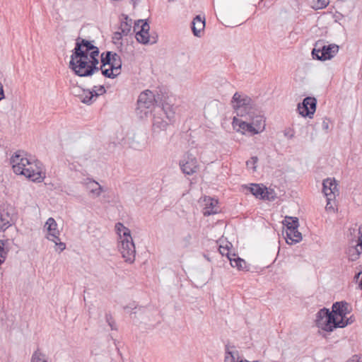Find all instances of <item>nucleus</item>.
<instances>
[{
    "mask_svg": "<svg viewBox=\"0 0 362 362\" xmlns=\"http://www.w3.org/2000/svg\"><path fill=\"white\" fill-rule=\"evenodd\" d=\"M11 163L16 174L24 175L33 182H40L44 179L42 163L31 157L28 158L23 151H16L11 158Z\"/></svg>",
    "mask_w": 362,
    "mask_h": 362,
    "instance_id": "1",
    "label": "nucleus"
},
{
    "mask_svg": "<svg viewBox=\"0 0 362 362\" xmlns=\"http://www.w3.org/2000/svg\"><path fill=\"white\" fill-rule=\"evenodd\" d=\"M163 95L157 93L156 95L149 90H146L140 93L137 100V110L144 112L146 115V110L153 107L158 108V112H162L170 123L175 121V108L173 105L164 103L163 100Z\"/></svg>",
    "mask_w": 362,
    "mask_h": 362,
    "instance_id": "2",
    "label": "nucleus"
},
{
    "mask_svg": "<svg viewBox=\"0 0 362 362\" xmlns=\"http://www.w3.org/2000/svg\"><path fill=\"white\" fill-rule=\"evenodd\" d=\"M98 48L93 45L90 41L78 37L75 44V47L72 50L71 60L69 62V68L73 70L75 74L82 71V69L85 67L86 61L88 59L89 53Z\"/></svg>",
    "mask_w": 362,
    "mask_h": 362,
    "instance_id": "3",
    "label": "nucleus"
},
{
    "mask_svg": "<svg viewBox=\"0 0 362 362\" xmlns=\"http://www.w3.org/2000/svg\"><path fill=\"white\" fill-rule=\"evenodd\" d=\"M115 228L121 240L119 250L122 257L124 259L125 262L133 263L135 260L136 249L130 230L120 222L115 224Z\"/></svg>",
    "mask_w": 362,
    "mask_h": 362,
    "instance_id": "4",
    "label": "nucleus"
},
{
    "mask_svg": "<svg viewBox=\"0 0 362 362\" xmlns=\"http://www.w3.org/2000/svg\"><path fill=\"white\" fill-rule=\"evenodd\" d=\"M231 103L235 110L237 115L239 117L249 115L254 105L252 100L250 97L238 92L233 95Z\"/></svg>",
    "mask_w": 362,
    "mask_h": 362,
    "instance_id": "5",
    "label": "nucleus"
},
{
    "mask_svg": "<svg viewBox=\"0 0 362 362\" xmlns=\"http://www.w3.org/2000/svg\"><path fill=\"white\" fill-rule=\"evenodd\" d=\"M325 317V321L322 324V329L326 332H332L334 328H343L347 325V322L339 320L338 317L332 315V312L327 308H322L318 311V322Z\"/></svg>",
    "mask_w": 362,
    "mask_h": 362,
    "instance_id": "6",
    "label": "nucleus"
},
{
    "mask_svg": "<svg viewBox=\"0 0 362 362\" xmlns=\"http://www.w3.org/2000/svg\"><path fill=\"white\" fill-rule=\"evenodd\" d=\"M233 125L237 132H240L242 134H245L247 132L250 134V135H255L259 134L264 129L265 121L264 119L259 118V123L256 124V127H255L254 122L248 123L234 117Z\"/></svg>",
    "mask_w": 362,
    "mask_h": 362,
    "instance_id": "7",
    "label": "nucleus"
},
{
    "mask_svg": "<svg viewBox=\"0 0 362 362\" xmlns=\"http://www.w3.org/2000/svg\"><path fill=\"white\" fill-rule=\"evenodd\" d=\"M150 24H134V32L136 40L144 45L154 44L157 42V35L150 34Z\"/></svg>",
    "mask_w": 362,
    "mask_h": 362,
    "instance_id": "8",
    "label": "nucleus"
},
{
    "mask_svg": "<svg viewBox=\"0 0 362 362\" xmlns=\"http://www.w3.org/2000/svg\"><path fill=\"white\" fill-rule=\"evenodd\" d=\"M100 51L98 47L96 48L95 50L89 53V58L86 61V64L85 67L82 69V71L78 74H75L76 75L81 77H87L92 76L94 73L98 72L100 70V67L98 66L99 64V60L98 57L99 55Z\"/></svg>",
    "mask_w": 362,
    "mask_h": 362,
    "instance_id": "9",
    "label": "nucleus"
},
{
    "mask_svg": "<svg viewBox=\"0 0 362 362\" xmlns=\"http://www.w3.org/2000/svg\"><path fill=\"white\" fill-rule=\"evenodd\" d=\"M317 107V99L314 97H306L301 103H299L297 110L304 117L312 118Z\"/></svg>",
    "mask_w": 362,
    "mask_h": 362,
    "instance_id": "10",
    "label": "nucleus"
},
{
    "mask_svg": "<svg viewBox=\"0 0 362 362\" xmlns=\"http://www.w3.org/2000/svg\"><path fill=\"white\" fill-rule=\"evenodd\" d=\"M180 168L182 173L185 175H191L196 173L198 165L197 160L193 154L187 152L183 159L180 161Z\"/></svg>",
    "mask_w": 362,
    "mask_h": 362,
    "instance_id": "11",
    "label": "nucleus"
},
{
    "mask_svg": "<svg viewBox=\"0 0 362 362\" xmlns=\"http://www.w3.org/2000/svg\"><path fill=\"white\" fill-rule=\"evenodd\" d=\"M15 214L11 206L0 207V231H4L14 223Z\"/></svg>",
    "mask_w": 362,
    "mask_h": 362,
    "instance_id": "12",
    "label": "nucleus"
},
{
    "mask_svg": "<svg viewBox=\"0 0 362 362\" xmlns=\"http://www.w3.org/2000/svg\"><path fill=\"white\" fill-rule=\"evenodd\" d=\"M348 313H349V304L346 302L340 301L333 304L332 315L337 317L339 320H343L344 322H347V325L354 322L351 317H346Z\"/></svg>",
    "mask_w": 362,
    "mask_h": 362,
    "instance_id": "13",
    "label": "nucleus"
},
{
    "mask_svg": "<svg viewBox=\"0 0 362 362\" xmlns=\"http://www.w3.org/2000/svg\"><path fill=\"white\" fill-rule=\"evenodd\" d=\"M351 235H354L358 238L357 244L354 248L349 249V254L351 251L355 252L353 255H351L350 259L354 261L358 258L359 255L362 253V226L357 228H353L349 229Z\"/></svg>",
    "mask_w": 362,
    "mask_h": 362,
    "instance_id": "14",
    "label": "nucleus"
},
{
    "mask_svg": "<svg viewBox=\"0 0 362 362\" xmlns=\"http://www.w3.org/2000/svg\"><path fill=\"white\" fill-rule=\"evenodd\" d=\"M339 47L336 44H329L324 45L320 49H318V61L330 60L334 58L338 53Z\"/></svg>",
    "mask_w": 362,
    "mask_h": 362,
    "instance_id": "15",
    "label": "nucleus"
},
{
    "mask_svg": "<svg viewBox=\"0 0 362 362\" xmlns=\"http://www.w3.org/2000/svg\"><path fill=\"white\" fill-rule=\"evenodd\" d=\"M322 193L324 197H336L339 194L337 184L334 179L327 178L322 182Z\"/></svg>",
    "mask_w": 362,
    "mask_h": 362,
    "instance_id": "16",
    "label": "nucleus"
},
{
    "mask_svg": "<svg viewBox=\"0 0 362 362\" xmlns=\"http://www.w3.org/2000/svg\"><path fill=\"white\" fill-rule=\"evenodd\" d=\"M154 111L158 115L154 114L153 118L152 132L153 135L159 134L161 131H165L169 125V123L165 121L163 117L160 116L161 112H158V110L156 111V110Z\"/></svg>",
    "mask_w": 362,
    "mask_h": 362,
    "instance_id": "17",
    "label": "nucleus"
},
{
    "mask_svg": "<svg viewBox=\"0 0 362 362\" xmlns=\"http://www.w3.org/2000/svg\"><path fill=\"white\" fill-rule=\"evenodd\" d=\"M45 227L47 228L49 235L52 237V238H48L57 244V241H59L60 238L59 237V231L57 229L56 221L52 217L49 218L45 223Z\"/></svg>",
    "mask_w": 362,
    "mask_h": 362,
    "instance_id": "18",
    "label": "nucleus"
},
{
    "mask_svg": "<svg viewBox=\"0 0 362 362\" xmlns=\"http://www.w3.org/2000/svg\"><path fill=\"white\" fill-rule=\"evenodd\" d=\"M246 188L257 198L269 201L274 200V197H269L268 192H264L265 189L258 184H251L250 187H246Z\"/></svg>",
    "mask_w": 362,
    "mask_h": 362,
    "instance_id": "19",
    "label": "nucleus"
},
{
    "mask_svg": "<svg viewBox=\"0 0 362 362\" xmlns=\"http://www.w3.org/2000/svg\"><path fill=\"white\" fill-rule=\"evenodd\" d=\"M81 101L86 105H90L93 103V101L98 97V94H97V91L95 90H89V89H82L78 91V94L77 95Z\"/></svg>",
    "mask_w": 362,
    "mask_h": 362,
    "instance_id": "20",
    "label": "nucleus"
},
{
    "mask_svg": "<svg viewBox=\"0 0 362 362\" xmlns=\"http://www.w3.org/2000/svg\"><path fill=\"white\" fill-rule=\"evenodd\" d=\"M85 185H86V188L89 189L90 194L93 195V197H98L104 191L103 187L93 179H86Z\"/></svg>",
    "mask_w": 362,
    "mask_h": 362,
    "instance_id": "21",
    "label": "nucleus"
},
{
    "mask_svg": "<svg viewBox=\"0 0 362 362\" xmlns=\"http://www.w3.org/2000/svg\"><path fill=\"white\" fill-rule=\"evenodd\" d=\"M286 243L289 245H292L293 243H296L300 242L302 240V235L298 230V229L292 230H286Z\"/></svg>",
    "mask_w": 362,
    "mask_h": 362,
    "instance_id": "22",
    "label": "nucleus"
},
{
    "mask_svg": "<svg viewBox=\"0 0 362 362\" xmlns=\"http://www.w3.org/2000/svg\"><path fill=\"white\" fill-rule=\"evenodd\" d=\"M283 224L286 226V230H293L298 228L299 223L297 217L286 216Z\"/></svg>",
    "mask_w": 362,
    "mask_h": 362,
    "instance_id": "23",
    "label": "nucleus"
},
{
    "mask_svg": "<svg viewBox=\"0 0 362 362\" xmlns=\"http://www.w3.org/2000/svg\"><path fill=\"white\" fill-rule=\"evenodd\" d=\"M225 362H244V360H239L238 351H231L228 345L226 346Z\"/></svg>",
    "mask_w": 362,
    "mask_h": 362,
    "instance_id": "24",
    "label": "nucleus"
},
{
    "mask_svg": "<svg viewBox=\"0 0 362 362\" xmlns=\"http://www.w3.org/2000/svg\"><path fill=\"white\" fill-rule=\"evenodd\" d=\"M110 66L112 67L113 69H115V72H118L120 74L122 69V59L119 54L114 52Z\"/></svg>",
    "mask_w": 362,
    "mask_h": 362,
    "instance_id": "25",
    "label": "nucleus"
},
{
    "mask_svg": "<svg viewBox=\"0 0 362 362\" xmlns=\"http://www.w3.org/2000/svg\"><path fill=\"white\" fill-rule=\"evenodd\" d=\"M8 240H0V266L5 262L9 250L6 247Z\"/></svg>",
    "mask_w": 362,
    "mask_h": 362,
    "instance_id": "26",
    "label": "nucleus"
},
{
    "mask_svg": "<svg viewBox=\"0 0 362 362\" xmlns=\"http://www.w3.org/2000/svg\"><path fill=\"white\" fill-rule=\"evenodd\" d=\"M113 54L114 52L111 51L103 52L100 56V66L105 67L106 66H110Z\"/></svg>",
    "mask_w": 362,
    "mask_h": 362,
    "instance_id": "27",
    "label": "nucleus"
},
{
    "mask_svg": "<svg viewBox=\"0 0 362 362\" xmlns=\"http://www.w3.org/2000/svg\"><path fill=\"white\" fill-rule=\"evenodd\" d=\"M100 70L102 71V75L106 78H115L119 75V74L118 72H115V69H113L110 66H108V68H106V66H100Z\"/></svg>",
    "mask_w": 362,
    "mask_h": 362,
    "instance_id": "28",
    "label": "nucleus"
},
{
    "mask_svg": "<svg viewBox=\"0 0 362 362\" xmlns=\"http://www.w3.org/2000/svg\"><path fill=\"white\" fill-rule=\"evenodd\" d=\"M230 263V265L233 267H236L239 270H243L245 268L246 262L244 259H241L239 257L236 258H230L228 259Z\"/></svg>",
    "mask_w": 362,
    "mask_h": 362,
    "instance_id": "29",
    "label": "nucleus"
},
{
    "mask_svg": "<svg viewBox=\"0 0 362 362\" xmlns=\"http://www.w3.org/2000/svg\"><path fill=\"white\" fill-rule=\"evenodd\" d=\"M206 24H192L191 28L194 36L201 37L204 35Z\"/></svg>",
    "mask_w": 362,
    "mask_h": 362,
    "instance_id": "30",
    "label": "nucleus"
},
{
    "mask_svg": "<svg viewBox=\"0 0 362 362\" xmlns=\"http://www.w3.org/2000/svg\"><path fill=\"white\" fill-rule=\"evenodd\" d=\"M30 362H47L45 354L37 349L33 354Z\"/></svg>",
    "mask_w": 362,
    "mask_h": 362,
    "instance_id": "31",
    "label": "nucleus"
},
{
    "mask_svg": "<svg viewBox=\"0 0 362 362\" xmlns=\"http://www.w3.org/2000/svg\"><path fill=\"white\" fill-rule=\"evenodd\" d=\"M335 198L336 197H325L326 199V202H327V204L325 206V209L327 211H329V212H335L336 211V201H335Z\"/></svg>",
    "mask_w": 362,
    "mask_h": 362,
    "instance_id": "32",
    "label": "nucleus"
},
{
    "mask_svg": "<svg viewBox=\"0 0 362 362\" xmlns=\"http://www.w3.org/2000/svg\"><path fill=\"white\" fill-rule=\"evenodd\" d=\"M105 320L108 325L111 327V329L116 330V325L115 322L110 313H106L105 314Z\"/></svg>",
    "mask_w": 362,
    "mask_h": 362,
    "instance_id": "33",
    "label": "nucleus"
},
{
    "mask_svg": "<svg viewBox=\"0 0 362 362\" xmlns=\"http://www.w3.org/2000/svg\"><path fill=\"white\" fill-rule=\"evenodd\" d=\"M258 161L257 156H252L250 160L246 162V165L248 168H252L254 171L256 170V163Z\"/></svg>",
    "mask_w": 362,
    "mask_h": 362,
    "instance_id": "34",
    "label": "nucleus"
},
{
    "mask_svg": "<svg viewBox=\"0 0 362 362\" xmlns=\"http://www.w3.org/2000/svg\"><path fill=\"white\" fill-rule=\"evenodd\" d=\"M217 213V210H214V202L213 200H211L210 206H206L204 211V215L205 216H210L211 214H215Z\"/></svg>",
    "mask_w": 362,
    "mask_h": 362,
    "instance_id": "35",
    "label": "nucleus"
},
{
    "mask_svg": "<svg viewBox=\"0 0 362 362\" xmlns=\"http://www.w3.org/2000/svg\"><path fill=\"white\" fill-rule=\"evenodd\" d=\"M119 29L123 35H127L132 29V24H120Z\"/></svg>",
    "mask_w": 362,
    "mask_h": 362,
    "instance_id": "36",
    "label": "nucleus"
},
{
    "mask_svg": "<svg viewBox=\"0 0 362 362\" xmlns=\"http://www.w3.org/2000/svg\"><path fill=\"white\" fill-rule=\"evenodd\" d=\"M122 33L121 31H116L113 33L112 41L115 44H117L119 41H120L122 38Z\"/></svg>",
    "mask_w": 362,
    "mask_h": 362,
    "instance_id": "37",
    "label": "nucleus"
},
{
    "mask_svg": "<svg viewBox=\"0 0 362 362\" xmlns=\"http://www.w3.org/2000/svg\"><path fill=\"white\" fill-rule=\"evenodd\" d=\"M219 252L220 253L224 256L226 255L228 259H230V251H229V248L228 247V245H226V247H223V246H220L219 247Z\"/></svg>",
    "mask_w": 362,
    "mask_h": 362,
    "instance_id": "38",
    "label": "nucleus"
},
{
    "mask_svg": "<svg viewBox=\"0 0 362 362\" xmlns=\"http://www.w3.org/2000/svg\"><path fill=\"white\" fill-rule=\"evenodd\" d=\"M206 23V18L204 15L199 14L197 15L191 23Z\"/></svg>",
    "mask_w": 362,
    "mask_h": 362,
    "instance_id": "39",
    "label": "nucleus"
},
{
    "mask_svg": "<svg viewBox=\"0 0 362 362\" xmlns=\"http://www.w3.org/2000/svg\"><path fill=\"white\" fill-rule=\"evenodd\" d=\"M132 19L129 18V16L127 14H121V16H119V23H132Z\"/></svg>",
    "mask_w": 362,
    "mask_h": 362,
    "instance_id": "40",
    "label": "nucleus"
},
{
    "mask_svg": "<svg viewBox=\"0 0 362 362\" xmlns=\"http://www.w3.org/2000/svg\"><path fill=\"white\" fill-rule=\"evenodd\" d=\"M93 90H95L97 91V94H98V96L106 93V90L104 86L102 85L99 86H95Z\"/></svg>",
    "mask_w": 362,
    "mask_h": 362,
    "instance_id": "41",
    "label": "nucleus"
},
{
    "mask_svg": "<svg viewBox=\"0 0 362 362\" xmlns=\"http://www.w3.org/2000/svg\"><path fill=\"white\" fill-rule=\"evenodd\" d=\"M329 3V0H318V9L325 8Z\"/></svg>",
    "mask_w": 362,
    "mask_h": 362,
    "instance_id": "42",
    "label": "nucleus"
},
{
    "mask_svg": "<svg viewBox=\"0 0 362 362\" xmlns=\"http://www.w3.org/2000/svg\"><path fill=\"white\" fill-rule=\"evenodd\" d=\"M329 123H330V121L328 119L323 120V122L322 123V128L326 132L329 129Z\"/></svg>",
    "mask_w": 362,
    "mask_h": 362,
    "instance_id": "43",
    "label": "nucleus"
},
{
    "mask_svg": "<svg viewBox=\"0 0 362 362\" xmlns=\"http://www.w3.org/2000/svg\"><path fill=\"white\" fill-rule=\"evenodd\" d=\"M314 47L312 49L311 54L313 59H317V42L314 43Z\"/></svg>",
    "mask_w": 362,
    "mask_h": 362,
    "instance_id": "44",
    "label": "nucleus"
},
{
    "mask_svg": "<svg viewBox=\"0 0 362 362\" xmlns=\"http://www.w3.org/2000/svg\"><path fill=\"white\" fill-rule=\"evenodd\" d=\"M264 189H265V191L264 192H268V196L269 197H274V199H276V196L274 193V191L273 189H268L267 187H264Z\"/></svg>",
    "mask_w": 362,
    "mask_h": 362,
    "instance_id": "45",
    "label": "nucleus"
},
{
    "mask_svg": "<svg viewBox=\"0 0 362 362\" xmlns=\"http://www.w3.org/2000/svg\"><path fill=\"white\" fill-rule=\"evenodd\" d=\"M346 362H361V361H360V357L358 355H354L351 358H349Z\"/></svg>",
    "mask_w": 362,
    "mask_h": 362,
    "instance_id": "46",
    "label": "nucleus"
},
{
    "mask_svg": "<svg viewBox=\"0 0 362 362\" xmlns=\"http://www.w3.org/2000/svg\"><path fill=\"white\" fill-rule=\"evenodd\" d=\"M5 98L4 88L2 84L0 83V101Z\"/></svg>",
    "mask_w": 362,
    "mask_h": 362,
    "instance_id": "47",
    "label": "nucleus"
},
{
    "mask_svg": "<svg viewBox=\"0 0 362 362\" xmlns=\"http://www.w3.org/2000/svg\"><path fill=\"white\" fill-rule=\"evenodd\" d=\"M57 245H59V249H60V251H63V250H65V248H66V245H65V243H62V242H60V241H59V243H57Z\"/></svg>",
    "mask_w": 362,
    "mask_h": 362,
    "instance_id": "48",
    "label": "nucleus"
},
{
    "mask_svg": "<svg viewBox=\"0 0 362 362\" xmlns=\"http://www.w3.org/2000/svg\"><path fill=\"white\" fill-rule=\"evenodd\" d=\"M259 118L264 119L261 116L257 117L255 119H253L252 122H254L255 127H256V124H258L259 123Z\"/></svg>",
    "mask_w": 362,
    "mask_h": 362,
    "instance_id": "49",
    "label": "nucleus"
},
{
    "mask_svg": "<svg viewBox=\"0 0 362 362\" xmlns=\"http://www.w3.org/2000/svg\"><path fill=\"white\" fill-rule=\"evenodd\" d=\"M134 305H126L124 307V310H129V309H136L137 307L136 306H133Z\"/></svg>",
    "mask_w": 362,
    "mask_h": 362,
    "instance_id": "50",
    "label": "nucleus"
},
{
    "mask_svg": "<svg viewBox=\"0 0 362 362\" xmlns=\"http://www.w3.org/2000/svg\"><path fill=\"white\" fill-rule=\"evenodd\" d=\"M310 130L312 131V132L310 134H311V137L313 138V131L314 130V126L313 124L308 125L307 127V132H309Z\"/></svg>",
    "mask_w": 362,
    "mask_h": 362,
    "instance_id": "51",
    "label": "nucleus"
},
{
    "mask_svg": "<svg viewBox=\"0 0 362 362\" xmlns=\"http://www.w3.org/2000/svg\"><path fill=\"white\" fill-rule=\"evenodd\" d=\"M298 74H304V71H303V69H296V74H295V76H294V78H295V80H296V81H297L296 77H297Z\"/></svg>",
    "mask_w": 362,
    "mask_h": 362,
    "instance_id": "52",
    "label": "nucleus"
},
{
    "mask_svg": "<svg viewBox=\"0 0 362 362\" xmlns=\"http://www.w3.org/2000/svg\"><path fill=\"white\" fill-rule=\"evenodd\" d=\"M133 23H148V19H136Z\"/></svg>",
    "mask_w": 362,
    "mask_h": 362,
    "instance_id": "53",
    "label": "nucleus"
},
{
    "mask_svg": "<svg viewBox=\"0 0 362 362\" xmlns=\"http://www.w3.org/2000/svg\"><path fill=\"white\" fill-rule=\"evenodd\" d=\"M230 257H231V258H236V257H237V256H236V255H235V253L231 254V253L230 252Z\"/></svg>",
    "mask_w": 362,
    "mask_h": 362,
    "instance_id": "54",
    "label": "nucleus"
},
{
    "mask_svg": "<svg viewBox=\"0 0 362 362\" xmlns=\"http://www.w3.org/2000/svg\"><path fill=\"white\" fill-rule=\"evenodd\" d=\"M230 257H231V258H236V257H237V256H236V255H235V253L231 254V253L230 252Z\"/></svg>",
    "mask_w": 362,
    "mask_h": 362,
    "instance_id": "55",
    "label": "nucleus"
},
{
    "mask_svg": "<svg viewBox=\"0 0 362 362\" xmlns=\"http://www.w3.org/2000/svg\"><path fill=\"white\" fill-rule=\"evenodd\" d=\"M286 136H287L288 138H292L293 136V134H288V133H286L285 134Z\"/></svg>",
    "mask_w": 362,
    "mask_h": 362,
    "instance_id": "56",
    "label": "nucleus"
},
{
    "mask_svg": "<svg viewBox=\"0 0 362 362\" xmlns=\"http://www.w3.org/2000/svg\"><path fill=\"white\" fill-rule=\"evenodd\" d=\"M312 8L315 10H317V8H315L314 6H312Z\"/></svg>",
    "mask_w": 362,
    "mask_h": 362,
    "instance_id": "57",
    "label": "nucleus"
}]
</instances>
